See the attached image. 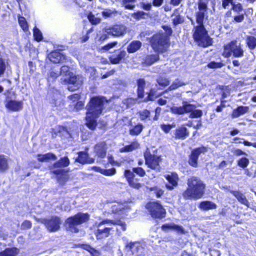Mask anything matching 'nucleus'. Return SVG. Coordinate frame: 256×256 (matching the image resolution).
<instances>
[{
	"label": "nucleus",
	"instance_id": "5fc2aeb1",
	"mask_svg": "<svg viewBox=\"0 0 256 256\" xmlns=\"http://www.w3.org/2000/svg\"><path fill=\"white\" fill-rule=\"evenodd\" d=\"M88 19L90 22L93 25L98 24L100 22V19L96 18L95 16L92 12H90L88 14Z\"/></svg>",
	"mask_w": 256,
	"mask_h": 256
},
{
	"label": "nucleus",
	"instance_id": "f3484780",
	"mask_svg": "<svg viewBox=\"0 0 256 256\" xmlns=\"http://www.w3.org/2000/svg\"><path fill=\"white\" fill-rule=\"evenodd\" d=\"M198 11L196 13V22H204L206 15L208 13V3L202 0H199L198 2Z\"/></svg>",
	"mask_w": 256,
	"mask_h": 256
},
{
	"label": "nucleus",
	"instance_id": "7ed1b4c3",
	"mask_svg": "<svg viewBox=\"0 0 256 256\" xmlns=\"http://www.w3.org/2000/svg\"><path fill=\"white\" fill-rule=\"evenodd\" d=\"M198 25L193 30V38L196 44L200 47L207 48L213 45V40L209 36L206 30L204 22H196Z\"/></svg>",
	"mask_w": 256,
	"mask_h": 256
},
{
	"label": "nucleus",
	"instance_id": "72a5a7b5",
	"mask_svg": "<svg viewBox=\"0 0 256 256\" xmlns=\"http://www.w3.org/2000/svg\"><path fill=\"white\" fill-rule=\"evenodd\" d=\"M142 46V42L139 40L132 41L127 47V52L129 54H134L138 52Z\"/></svg>",
	"mask_w": 256,
	"mask_h": 256
},
{
	"label": "nucleus",
	"instance_id": "49530a36",
	"mask_svg": "<svg viewBox=\"0 0 256 256\" xmlns=\"http://www.w3.org/2000/svg\"><path fill=\"white\" fill-rule=\"evenodd\" d=\"M149 190L150 192H154V194L158 198H161L164 195V191L158 186L150 188Z\"/></svg>",
	"mask_w": 256,
	"mask_h": 256
},
{
	"label": "nucleus",
	"instance_id": "5701e85b",
	"mask_svg": "<svg viewBox=\"0 0 256 256\" xmlns=\"http://www.w3.org/2000/svg\"><path fill=\"white\" fill-rule=\"evenodd\" d=\"M94 152L98 158H104L107 154V146L106 142H101L96 144Z\"/></svg>",
	"mask_w": 256,
	"mask_h": 256
},
{
	"label": "nucleus",
	"instance_id": "3c124183",
	"mask_svg": "<svg viewBox=\"0 0 256 256\" xmlns=\"http://www.w3.org/2000/svg\"><path fill=\"white\" fill-rule=\"evenodd\" d=\"M224 66V64L222 62H212L208 64V67L211 69L221 68Z\"/></svg>",
	"mask_w": 256,
	"mask_h": 256
},
{
	"label": "nucleus",
	"instance_id": "f8f14e48",
	"mask_svg": "<svg viewBox=\"0 0 256 256\" xmlns=\"http://www.w3.org/2000/svg\"><path fill=\"white\" fill-rule=\"evenodd\" d=\"M50 232H58L60 228V218L56 216H52L50 219L44 218L41 221Z\"/></svg>",
	"mask_w": 256,
	"mask_h": 256
},
{
	"label": "nucleus",
	"instance_id": "bb28decb",
	"mask_svg": "<svg viewBox=\"0 0 256 256\" xmlns=\"http://www.w3.org/2000/svg\"><path fill=\"white\" fill-rule=\"evenodd\" d=\"M70 164V160L68 156L60 158L59 160L56 162L54 164L49 168L50 170L53 168H62L68 167Z\"/></svg>",
	"mask_w": 256,
	"mask_h": 256
},
{
	"label": "nucleus",
	"instance_id": "ddd939ff",
	"mask_svg": "<svg viewBox=\"0 0 256 256\" xmlns=\"http://www.w3.org/2000/svg\"><path fill=\"white\" fill-rule=\"evenodd\" d=\"M94 234L98 240H101L108 238L112 230V228H106L95 224L94 226Z\"/></svg>",
	"mask_w": 256,
	"mask_h": 256
},
{
	"label": "nucleus",
	"instance_id": "9d476101",
	"mask_svg": "<svg viewBox=\"0 0 256 256\" xmlns=\"http://www.w3.org/2000/svg\"><path fill=\"white\" fill-rule=\"evenodd\" d=\"M145 164L150 169L156 172H160L161 167L160 163L162 159L160 156L152 154L150 152L145 154L144 155Z\"/></svg>",
	"mask_w": 256,
	"mask_h": 256
},
{
	"label": "nucleus",
	"instance_id": "e2e57ef3",
	"mask_svg": "<svg viewBox=\"0 0 256 256\" xmlns=\"http://www.w3.org/2000/svg\"><path fill=\"white\" fill-rule=\"evenodd\" d=\"M162 110V108L160 107H158L155 109V116L152 119L153 121H158V120Z\"/></svg>",
	"mask_w": 256,
	"mask_h": 256
},
{
	"label": "nucleus",
	"instance_id": "aec40b11",
	"mask_svg": "<svg viewBox=\"0 0 256 256\" xmlns=\"http://www.w3.org/2000/svg\"><path fill=\"white\" fill-rule=\"evenodd\" d=\"M160 54L156 52L155 54L146 55L143 59L142 64L145 66H150L160 60Z\"/></svg>",
	"mask_w": 256,
	"mask_h": 256
},
{
	"label": "nucleus",
	"instance_id": "0e129e2a",
	"mask_svg": "<svg viewBox=\"0 0 256 256\" xmlns=\"http://www.w3.org/2000/svg\"><path fill=\"white\" fill-rule=\"evenodd\" d=\"M244 19V14H242L238 16H236L234 18V22L237 23L242 22Z\"/></svg>",
	"mask_w": 256,
	"mask_h": 256
},
{
	"label": "nucleus",
	"instance_id": "864d4df0",
	"mask_svg": "<svg viewBox=\"0 0 256 256\" xmlns=\"http://www.w3.org/2000/svg\"><path fill=\"white\" fill-rule=\"evenodd\" d=\"M158 85L162 87H166L170 84L169 80L166 78H160L158 80Z\"/></svg>",
	"mask_w": 256,
	"mask_h": 256
},
{
	"label": "nucleus",
	"instance_id": "bf43d9fd",
	"mask_svg": "<svg viewBox=\"0 0 256 256\" xmlns=\"http://www.w3.org/2000/svg\"><path fill=\"white\" fill-rule=\"evenodd\" d=\"M81 94H75L70 96L68 97V99L71 100L72 102H79V100L81 99Z\"/></svg>",
	"mask_w": 256,
	"mask_h": 256
},
{
	"label": "nucleus",
	"instance_id": "e433bc0d",
	"mask_svg": "<svg viewBox=\"0 0 256 256\" xmlns=\"http://www.w3.org/2000/svg\"><path fill=\"white\" fill-rule=\"evenodd\" d=\"M246 44L250 50H254L256 48V38L252 36H246Z\"/></svg>",
	"mask_w": 256,
	"mask_h": 256
},
{
	"label": "nucleus",
	"instance_id": "7c9ffc66",
	"mask_svg": "<svg viewBox=\"0 0 256 256\" xmlns=\"http://www.w3.org/2000/svg\"><path fill=\"white\" fill-rule=\"evenodd\" d=\"M140 148V144L136 140L132 142L130 145L126 146L121 149L120 152L122 153L130 152Z\"/></svg>",
	"mask_w": 256,
	"mask_h": 256
},
{
	"label": "nucleus",
	"instance_id": "423d86ee",
	"mask_svg": "<svg viewBox=\"0 0 256 256\" xmlns=\"http://www.w3.org/2000/svg\"><path fill=\"white\" fill-rule=\"evenodd\" d=\"M90 220V215L88 213L78 212L68 218L66 221V224L71 232L76 234L79 232L78 226L87 223Z\"/></svg>",
	"mask_w": 256,
	"mask_h": 256
},
{
	"label": "nucleus",
	"instance_id": "1a4fd4ad",
	"mask_svg": "<svg viewBox=\"0 0 256 256\" xmlns=\"http://www.w3.org/2000/svg\"><path fill=\"white\" fill-rule=\"evenodd\" d=\"M222 56L224 58H229L232 54L234 58H240L244 56V50L240 45H238V42L234 40L223 46Z\"/></svg>",
	"mask_w": 256,
	"mask_h": 256
},
{
	"label": "nucleus",
	"instance_id": "09e8293b",
	"mask_svg": "<svg viewBox=\"0 0 256 256\" xmlns=\"http://www.w3.org/2000/svg\"><path fill=\"white\" fill-rule=\"evenodd\" d=\"M6 60L2 58V53L0 52V77L5 73L6 70Z\"/></svg>",
	"mask_w": 256,
	"mask_h": 256
},
{
	"label": "nucleus",
	"instance_id": "cd10ccee",
	"mask_svg": "<svg viewBox=\"0 0 256 256\" xmlns=\"http://www.w3.org/2000/svg\"><path fill=\"white\" fill-rule=\"evenodd\" d=\"M230 193L232 194L242 204L249 206L250 203L246 196L241 192L231 190Z\"/></svg>",
	"mask_w": 256,
	"mask_h": 256
},
{
	"label": "nucleus",
	"instance_id": "6e6d98bb",
	"mask_svg": "<svg viewBox=\"0 0 256 256\" xmlns=\"http://www.w3.org/2000/svg\"><path fill=\"white\" fill-rule=\"evenodd\" d=\"M116 174V170L115 168H112L109 170H104L102 174L106 176H112Z\"/></svg>",
	"mask_w": 256,
	"mask_h": 256
},
{
	"label": "nucleus",
	"instance_id": "39448f33",
	"mask_svg": "<svg viewBox=\"0 0 256 256\" xmlns=\"http://www.w3.org/2000/svg\"><path fill=\"white\" fill-rule=\"evenodd\" d=\"M195 104H191L187 102H182V106H172L170 108V112L174 115L182 116L190 114V118H200L203 115V112L200 110H196Z\"/></svg>",
	"mask_w": 256,
	"mask_h": 256
},
{
	"label": "nucleus",
	"instance_id": "774afa93",
	"mask_svg": "<svg viewBox=\"0 0 256 256\" xmlns=\"http://www.w3.org/2000/svg\"><path fill=\"white\" fill-rule=\"evenodd\" d=\"M84 104L82 101L78 102L74 105V108L77 110H80L84 108Z\"/></svg>",
	"mask_w": 256,
	"mask_h": 256
},
{
	"label": "nucleus",
	"instance_id": "f257e3e1",
	"mask_svg": "<svg viewBox=\"0 0 256 256\" xmlns=\"http://www.w3.org/2000/svg\"><path fill=\"white\" fill-rule=\"evenodd\" d=\"M109 102L110 100L102 96H95L90 98L86 108V125L88 129L92 131L96 129L97 120L102 114L106 106Z\"/></svg>",
	"mask_w": 256,
	"mask_h": 256
},
{
	"label": "nucleus",
	"instance_id": "9b49d317",
	"mask_svg": "<svg viewBox=\"0 0 256 256\" xmlns=\"http://www.w3.org/2000/svg\"><path fill=\"white\" fill-rule=\"evenodd\" d=\"M208 151V148L204 146L194 149L188 156V163L193 168H197L198 166V160L200 155L204 154Z\"/></svg>",
	"mask_w": 256,
	"mask_h": 256
},
{
	"label": "nucleus",
	"instance_id": "603ef678",
	"mask_svg": "<svg viewBox=\"0 0 256 256\" xmlns=\"http://www.w3.org/2000/svg\"><path fill=\"white\" fill-rule=\"evenodd\" d=\"M132 171L134 174L140 178H143L146 175V171L142 168L138 167L133 168Z\"/></svg>",
	"mask_w": 256,
	"mask_h": 256
},
{
	"label": "nucleus",
	"instance_id": "412c9836",
	"mask_svg": "<svg viewBox=\"0 0 256 256\" xmlns=\"http://www.w3.org/2000/svg\"><path fill=\"white\" fill-rule=\"evenodd\" d=\"M6 108L10 111L18 112L23 109L24 104L22 101L9 100L6 104Z\"/></svg>",
	"mask_w": 256,
	"mask_h": 256
},
{
	"label": "nucleus",
	"instance_id": "4be33fe9",
	"mask_svg": "<svg viewBox=\"0 0 256 256\" xmlns=\"http://www.w3.org/2000/svg\"><path fill=\"white\" fill-rule=\"evenodd\" d=\"M108 34L115 37L124 36L126 32V28L123 25H114L108 29Z\"/></svg>",
	"mask_w": 256,
	"mask_h": 256
},
{
	"label": "nucleus",
	"instance_id": "a878e982",
	"mask_svg": "<svg viewBox=\"0 0 256 256\" xmlns=\"http://www.w3.org/2000/svg\"><path fill=\"white\" fill-rule=\"evenodd\" d=\"M190 136L188 129L182 126L176 128L174 132V138L176 140H184Z\"/></svg>",
	"mask_w": 256,
	"mask_h": 256
},
{
	"label": "nucleus",
	"instance_id": "052dcab7",
	"mask_svg": "<svg viewBox=\"0 0 256 256\" xmlns=\"http://www.w3.org/2000/svg\"><path fill=\"white\" fill-rule=\"evenodd\" d=\"M117 44H118L117 42H113L108 43L102 48V50H104L106 51H108L110 50L111 48L115 47Z\"/></svg>",
	"mask_w": 256,
	"mask_h": 256
},
{
	"label": "nucleus",
	"instance_id": "69168bd1",
	"mask_svg": "<svg viewBox=\"0 0 256 256\" xmlns=\"http://www.w3.org/2000/svg\"><path fill=\"white\" fill-rule=\"evenodd\" d=\"M162 28L166 32V35L167 36H168L169 38L170 36H171L172 35V34L173 33V31L171 28H170L168 26H162Z\"/></svg>",
	"mask_w": 256,
	"mask_h": 256
},
{
	"label": "nucleus",
	"instance_id": "b1692460",
	"mask_svg": "<svg viewBox=\"0 0 256 256\" xmlns=\"http://www.w3.org/2000/svg\"><path fill=\"white\" fill-rule=\"evenodd\" d=\"M68 170L64 169H59L50 172V174L56 176L59 182H66L69 180Z\"/></svg>",
	"mask_w": 256,
	"mask_h": 256
},
{
	"label": "nucleus",
	"instance_id": "c85d7f7f",
	"mask_svg": "<svg viewBox=\"0 0 256 256\" xmlns=\"http://www.w3.org/2000/svg\"><path fill=\"white\" fill-rule=\"evenodd\" d=\"M249 110L250 108L248 106H240L232 111V118H238L248 113Z\"/></svg>",
	"mask_w": 256,
	"mask_h": 256
},
{
	"label": "nucleus",
	"instance_id": "13d9d810",
	"mask_svg": "<svg viewBox=\"0 0 256 256\" xmlns=\"http://www.w3.org/2000/svg\"><path fill=\"white\" fill-rule=\"evenodd\" d=\"M175 126L173 124H162L160 125V128L166 134L170 133V130Z\"/></svg>",
	"mask_w": 256,
	"mask_h": 256
},
{
	"label": "nucleus",
	"instance_id": "c03bdc74",
	"mask_svg": "<svg viewBox=\"0 0 256 256\" xmlns=\"http://www.w3.org/2000/svg\"><path fill=\"white\" fill-rule=\"evenodd\" d=\"M179 8L174 10V14H178L176 17L172 20V24L174 26L183 24L184 22V18L180 14H178Z\"/></svg>",
	"mask_w": 256,
	"mask_h": 256
},
{
	"label": "nucleus",
	"instance_id": "4468645a",
	"mask_svg": "<svg viewBox=\"0 0 256 256\" xmlns=\"http://www.w3.org/2000/svg\"><path fill=\"white\" fill-rule=\"evenodd\" d=\"M126 55L124 50L121 49L114 50L108 57L110 64L116 65L122 63L126 60Z\"/></svg>",
	"mask_w": 256,
	"mask_h": 256
},
{
	"label": "nucleus",
	"instance_id": "2f4dec72",
	"mask_svg": "<svg viewBox=\"0 0 256 256\" xmlns=\"http://www.w3.org/2000/svg\"><path fill=\"white\" fill-rule=\"evenodd\" d=\"M161 228L164 232H168L170 230H174L181 234L184 233V230L182 226L175 224H165L162 226Z\"/></svg>",
	"mask_w": 256,
	"mask_h": 256
},
{
	"label": "nucleus",
	"instance_id": "393cba45",
	"mask_svg": "<svg viewBox=\"0 0 256 256\" xmlns=\"http://www.w3.org/2000/svg\"><path fill=\"white\" fill-rule=\"evenodd\" d=\"M48 58L52 63L60 64L66 60V56L57 50H54L49 54Z\"/></svg>",
	"mask_w": 256,
	"mask_h": 256
},
{
	"label": "nucleus",
	"instance_id": "6e6552de",
	"mask_svg": "<svg viewBox=\"0 0 256 256\" xmlns=\"http://www.w3.org/2000/svg\"><path fill=\"white\" fill-rule=\"evenodd\" d=\"M146 208L154 220H162L166 217V210L158 201L148 202L146 206Z\"/></svg>",
	"mask_w": 256,
	"mask_h": 256
},
{
	"label": "nucleus",
	"instance_id": "dca6fc26",
	"mask_svg": "<svg viewBox=\"0 0 256 256\" xmlns=\"http://www.w3.org/2000/svg\"><path fill=\"white\" fill-rule=\"evenodd\" d=\"M64 81L68 84V90L71 92L78 90L83 84L80 78L76 76H71Z\"/></svg>",
	"mask_w": 256,
	"mask_h": 256
},
{
	"label": "nucleus",
	"instance_id": "4d7b16f0",
	"mask_svg": "<svg viewBox=\"0 0 256 256\" xmlns=\"http://www.w3.org/2000/svg\"><path fill=\"white\" fill-rule=\"evenodd\" d=\"M232 10L235 12L239 13L242 12L244 10V8L242 4L238 3L236 4V3L234 2L232 5Z\"/></svg>",
	"mask_w": 256,
	"mask_h": 256
},
{
	"label": "nucleus",
	"instance_id": "0eeeda50",
	"mask_svg": "<svg viewBox=\"0 0 256 256\" xmlns=\"http://www.w3.org/2000/svg\"><path fill=\"white\" fill-rule=\"evenodd\" d=\"M138 88L136 90L138 99L142 100L143 102H146L150 101H154L156 98L162 96L163 92L158 96H156V92L154 89L151 88L148 93V96L144 98V90L146 86V82L144 78H139L136 80Z\"/></svg>",
	"mask_w": 256,
	"mask_h": 256
},
{
	"label": "nucleus",
	"instance_id": "4c0bfd02",
	"mask_svg": "<svg viewBox=\"0 0 256 256\" xmlns=\"http://www.w3.org/2000/svg\"><path fill=\"white\" fill-rule=\"evenodd\" d=\"M138 114L140 120L144 122H146L152 120L151 112L148 110H144L138 112Z\"/></svg>",
	"mask_w": 256,
	"mask_h": 256
},
{
	"label": "nucleus",
	"instance_id": "79ce46f5",
	"mask_svg": "<svg viewBox=\"0 0 256 256\" xmlns=\"http://www.w3.org/2000/svg\"><path fill=\"white\" fill-rule=\"evenodd\" d=\"M186 84L180 81L178 79H176L172 84V85L168 87L166 90H165L163 92V94L166 93L168 91H172L175 90L178 88L182 86H185Z\"/></svg>",
	"mask_w": 256,
	"mask_h": 256
},
{
	"label": "nucleus",
	"instance_id": "6ab92c4d",
	"mask_svg": "<svg viewBox=\"0 0 256 256\" xmlns=\"http://www.w3.org/2000/svg\"><path fill=\"white\" fill-rule=\"evenodd\" d=\"M124 175L129 186L131 188L136 190H140L142 187V184L134 181L135 174L133 171L131 172L130 170H126Z\"/></svg>",
	"mask_w": 256,
	"mask_h": 256
},
{
	"label": "nucleus",
	"instance_id": "338daca9",
	"mask_svg": "<svg viewBox=\"0 0 256 256\" xmlns=\"http://www.w3.org/2000/svg\"><path fill=\"white\" fill-rule=\"evenodd\" d=\"M164 0H152V4L156 8L160 7L164 4Z\"/></svg>",
	"mask_w": 256,
	"mask_h": 256
},
{
	"label": "nucleus",
	"instance_id": "37998d69",
	"mask_svg": "<svg viewBox=\"0 0 256 256\" xmlns=\"http://www.w3.org/2000/svg\"><path fill=\"white\" fill-rule=\"evenodd\" d=\"M18 22L20 24V26L24 32H28V24L24 17L20 16L18 18Z\"/></svg>",
	"mask_w": 256,
	"mask_h": 256
},
{
	"label": "nucleus",
	"instance_id": "c9c22d12",
	"mask_svg": "<svg viewBox=\"0 0 256 256\" xmlns=\"http://www.w3.org/2000/svg\"><path fill=\"white\" fill-rule=\"evenodd\" d=\"M78 247L88 252L92 256H98L100 254L99 252L89 244H80Z\"/></svg>",
	"mask_w": 256,
	"mask_h": 256
},
{
	"label": "nucleus",
	"instance_id": "8fccbe9b",
	"mask_svg": "<svg viewBox=\"0 0 256 256\" xmlns=\"http://www.w3.org/2000/svg\"><path fill=\"white\" fill-rule=\"evenodd\" d=\"M249 164L250 160L246 158H242L238 161V166L243 169L246 168Z\"/></svg>",
	"mask_w": 256,
	"mask_h": 256
},
{
	"label": "nucleus",
	"instance_id": "a19ab883",
	"mask_svg": "<svg viewBox=\"0 0 256 256\" xmlns=\"http://www.w3.org/2000/svg\"><path fill=\"white\" fill-rule=\"evenodd\" d=\"M70 71V67L68 66H63L60 69V73L56 72H50V76L55 80L57 78L60 74H66L67 72Z\"/></svg>",
	"mask_w": 256,
	"mask_h": 256
},
{
	"label": "nucleus",
	"instance_id": "680f3d73",
	"mask_svg": "<svg viewBox=\"0 0 256 256\" xmlns=\"http://www.w3.org/2000/svg\"><path fill=\"white\" fill-rule=\"evenodd\" d=\"M22 230H30L32 228V222L30 220H24L22 224Z\"/></svg>",
	"mask_w": 256,
	"mask_h": 256
},
{
	"label": "nucleus",
	"instance_id": "2eb2a0df",
	"mask_svg": "<svg viewBox=\"0 0 256 256\" xmlns=\"http://www.w3.org/2000/svg\"><path fill=\"white\" fill-rule=\"evenodd\" d=\"M168 183L166 184L167 190L172 191L178 186L180 178L178 174L175 172H172L170 174L164 176Z\"/></svg>",
	"mask_w": 256,
	"mask_h": 256
},
{
	"label": "nucleus",
	"instance_id": "473e14b6",
	"mask_svg": "<svg viewBox=\"0 0 256 256\" xmlns=\"http://www.w3.org/2000/svg\"><path fill=\"white\" fill-rule=\"evenodd\" d=\"M56 160V156L51 152H48L45 154H40L38 155V160L40 162H48L50 160L55 161Z\"/></svg>",
	"mask_w": 256,
	"mask_h": 256
},
{
	"label": "nucleus",
	"instance_id": "58836bf2",
	"mask_svg": "<svg viewBox=\"0 0 256 256\" xmlns=\"http://www.w3.org/2000/svg\"><path fill=\"white\" fill-rule=\"evenodd\" d=\"M19 253V250L16 248H6L0 252V256H16Z\"/></svg>",
	"mask_w": 256,
	"mask_h": 256
},
{
	"label": "nucleus",
	"instance_id": "c756f323",
	"mask_svg": "<svg viewBox=\"0 0 256 256\" xmlns=\"http://www.w3.org/2000/svg\"><path fill=\"white\" fill-rule=\"evenodd\" d=\"M217 208L216 204L208 200L202 202L198 205V208L203 211L216 210Z\"/></svg>",
	"mask_w": 256,
	"mask_h": 256
},
{
	"label": "nucleus",
	"instance_id": "de8ad7c7",
	"mask_svg": "<svg viewBox=\"0 0 256 256\" xmlns=\"http://www.w3.org/2000/svg\"><path fill=\"white\" fill-rule=\"evenodd\" d=\"M34 40L37 42H42L43 39L42 34L41 31L36 27H34L33 30Z\"/></svg>",
	"mask_w": 256,
	"mask_h": 256
},
{
	"label": "nucleus",
	"instance_id": "a211bd4d",
	"mask_svg": "<svg viewBox=\"0 0 256 256\" xmlns=\"http://www.w3.org/2000/svg\"><path fill=\"white\" fill-rule=\"evenodd\" d=\"M78 157L76 160V162L82 165L90 164L94 163L95 160L90 157V155L86 152H78Z\"/></svg>",
	"mask_w": 256,
	"mask_h": 256
},
{
	"label": "nucleus",
	"instance_id": "f704fd0d",
	"mask_svg": "<svg viewBox=\"0 0 256 256\" xmlns=\"http://www.w3.org/2000/svg\"><path fill=\"white\" fill-rule=\"evenodd\" d=\"M9 169L8 159L4 154L0 155V172H5Z\"/></svg>",
	"mask_w": 256,
	"mask_h": 256
},
{
	"label": "nucleus",
	"instance_id": "ea45409f",
	"mask_svg": "<svg viewBox=\"0 0 256 256\" xmlns=\"http://www.w3.org/2000/svg\"><path fill=\"white\" fill-rule=\"evenodd\" d=\"M144 128V126L142 124H138L130 130V134L132 136H138L143 131Z\"/></svg>",
	"mask_w": 256,
	"mask_h": 256
},
{
	"label": "nucleus",
	"instance_id": "f03ea898",
	"mask_svg": "<svg viewBox=\"0 0 256 256\" xmlns=\"http://www.w3.org/2000/svg\"><path fill=\"white\" fill-rule=\"evenodd\" d=\"M188 188L182 196L186 200H197L204 198L206 191V184L198 177L192 176L187 180Z\"/></svg>",
	"mask_w": 256,
	"mask_h": 256
},
{
	"label": "nucleus",
	"instance_id": "a18cd8bd",
	"mask_svg": "<svg viewBox=\"0 0 256 256\" xmlns=\"http://www.w3.org/2000/svg\"><path fill=\"white\" fill-rule=\"evenodd\" d=\"M136 0H123L122 2V5L126 10H133L136 6L134 3Z\"/></svg>",
	"mask_w": 256,
	"mask_h": 256
},
{
	"label": "nucleus",
	"instance_id": "20e7f679",
	"mask_svg": "<svg viewBox=\"0 0 256 256\" xmlns=\"http://www.w3.org/2000/svg\"><path fill=\"white\" fill-rule=\"evenodd\" d=\"M150 42L154 52L160 54L167 52L170 46V38L163 32L153 35L150 38Z\"/></svg>",
	"mask_w": 256,
	"mask_h": 256
}]
</instances>
